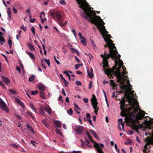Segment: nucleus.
Returning <instances> with one entry per match:
<instances>
[{"instance_id": "obj_48", "label": "nucleus", "mask_w": 153, "mask_h": 153, "mask_svg": "<svg viewBox=\"0 0 153 153\" xmlns=\"http://www.w3.org/2000/svg\"><path fill=\"white\" fill-rule=\"evenodd\" d=\"M42 47H43V49L44 50V54L45 55H46V54H47V52H46V51L45 50V45L44 44H43L42 45Z\"/></svg>"}, {"instance_id": "obj_51", "label": "nucleus", "mask_w": 153, "mask_h": 153, "mask_svg": "<svg viewBox=\"0 0 153 153\" xmlns=\"http://www.w3.org/2000/svg\"><path fill=\"white\" fill-rule=\"evenodd\" d=\"M76 83L77 86L82 85V83L80 81L77 80L76 81Z\"/></svg>"}, {"instance_id": "obj_52", "label": "nucleus", "mask_w": 153, "mask_h": 153, "mask_svg": "<svg viewBox=\"0 0 153 153\" xmlns=\"http://www.w3.org/2000/svg\"><path fill=\"white\" fill-rule=\"evenodd\" d=\"M99 21L100 23V25H103L105 24V23L103 22V20L101 19L99 20Z\"/></svg>"}, {"instance_id": "obj_17", "label": "nucleus", "mask_w": 153, "mask_h": 153, "mask_svg": "<svg viewBox=\"0 0 153 153\" xmlns=\"http://www.w3.org/2000/svg\"><path fill=\"white\" fill-rule=\"evenodd\" d=\"M109 58H107L104 59V60H103V67L104 68H106L108 66V59Z\"/></svg>"}, {"instance_id": "obj_43", "label": "nucleus", "mask_w": 153, "mask_h": 153, "mask_svg": "<svg viewBox=\"0 0 153 153\" xmlns=\"http://www.w3.org/2000/svg\"><path fill=\"white\" fill-rule=\"evenodd\" d=\"M31 94L32 95H35L37 94L38 92V91H31Z\"/></svg>"}, {"instance_id": "obj_22", "label": "nucleus", "mask_w": 153, "mask_h": 153, "mask_svg": "<svg viewBox=\"0 0 153 153\" xmlns=\"http://www.w3.org/2000/svg\"><path fill=\"white\" fill-rule=\"evenodd\" d=\"M87 72L88 74V76H89L90 78L92 79L94 76V75L93 73V70L91 69V72H90L88 70H87Z\"/></svg>"}, {"instance_id": "obj_21", "label": "nucleus", "mask_w": 153, "mask_h": 153, "mask_svg": "<svg viewBox=\"0 0 153 153\" xmlns=\"http://www.w3.org/2000/svg\"><path fill=\"white\" fill-rule=\"evenodd\" d=\"M26 53L28 55H29L30 58L34 60L35 59V56L32 53H30L28 51H26Z\"/></svg>"}, {"instance_id": "obj_59", "label": "nucleus", "mask_w": 153, "mask_h": 153, "mask_svg": "<svg viewBox=\"0 0 153 153\" xmlns=\"http://www.w3.org/2000/svg\"><path fill=\"white\" fill-rule=\"evenodd\" d=\"M63 82L66 86H68V85L69 84L68 82L65 79L63 80Z\"/></svg>"}, {"instance_id": "obj_60", "label": "nucleus", "mask_w": 153, "mask_h": 153, "mask_svg": "<svg viewBox=\"0 0 153 153\" xmlns=\"http://www.w3.org/2000/svg\"><path fill=\"white\" fill-rule=\"evenodd\" d=\"M59 3L60 4L62 5H64L65 4V1L64 0H61L59 1Z\"/></svg>"}, {"instance_id": "obj_19", "label": "nucleus", "mask_w": 153, "mask_h": 153, "mask_svg": "<svg viewBox=\"0 0 153 153\" xmlns=\"http://www.w3.org/2000/svg\"><path fill=\"white\" fill-rule=\"evenodd\" d=\"M45 109L46 112L49 114H51V109L49 106H46L45 107Z\"/></svg>"}, {"instance_id": "obj_24", "label": "nucleus", "mask_w": 153, "mask_h": 153, "mask_svg": "<svg viewBox=\"0 0 153 153\" xmlns=\"http://www.w3.org/2000/svg\"><path fill=\"white\" fill-rule=\"evenodd\" d=\"M54 122L55 123V124L56 125V127H59L61 125V122L59 121L58 120H54Z\"/></svg>"}, {"instance_id": "obj_30", "label": "nucleus", "mask_w": 153, "mask_h": 153, "mask_svg": "<svg viewBox=\"0 0 153 153\" xmlns=\"http://www.w3.org/2000/svg\"><path fill=\"white\" fill-rule=\"evenodd\" d=\"M81 42L83 44V45H85L86 44V40L84 37H82V38L81 39Z\"/></svg>"}, {"instance_id": "obj_1", "label": "nucleus", "mask_w": 153, "mask_h": 153, "mask_svg": "<svg viewBox=\"0 0 153 153\" xmlns=\"http://www.w3.org/2000/svg\"><path fill=\"white\" fill-rule=\"evenodd\" d=\"M84 7V6H83L82 7L84 8L85 11L84 14H82V17L85 19L88 20L89 22L94 24L100 32L103 37H105L103 31L106 29L104 25H100L101 24L98 21L99 19H101L100 17L96 16V13L93 10H91L89 8H85Z\"/></svg>"}, {"instance_id": "obj_47", "label": "nucleus", "mask_w": 153, "mask_h": 153, "mask_svg": "<svg viewBox=\"0 0 153 153\" xmlns=\"http://www.w3.org/2000/svg\"><path fill=\"white\" fill-rule=\"evenodd\" d=\"M122 100L120 102V103L123 105H125V103L126 102V100L123 97L122 99Z\"/></svg>"}, {"instance_id": "obj_64", "label": "nucleus", "mask_w": 153, "mask_h": 153, "mask_svg": "<svg viewBox=\"0 0 153 153\" xmlns=\"http://www.w3.org/2000/svg\"><path fill=\"white\" fill-rule=\"evenodd\" d=\"M70 153H81V152L80 151H73L70 152Z\"/></svg>"}, {"instance_id": "obj_57", "label": "nucleus", "mask_w": 153, "mask_h": 153, "mask_svg": "<svg viewBox=\"0 0 153 153\" xmlns=\"http://www.w3.org/2000/svg\"><path fill=\"white\" fill-rule=\"evenodd\" d=\"M20 28L24 30L25 31L26 30V27H25L23 25H22L21 26Z\"/></svg>"}, {"instance_id": "obj_54", "label": "nucleus", "mask_w": 153, "mask_h": 153, "mask_svg": "<svg viewBox=\"0 0 153 153\" xmlns=\"http://www.w3.org/2000/svg\"><path fill=\"white\" fill-rule=\"evenodd\" d=\"M120 88L121 89H122L123 90L124 89L126 90V86L124 85H122L120 86Z\"/></svg>"}, {"instance_id": "obj_53", "label": "nucleus", "mask_w": 153, "mask_h": 153, "mask_svg": "<svg viewBox=\"0 0 153 153\" xmlns=\"http://www.w3.org/2000/svg\"><path fill=\"white\" fill-rule=\"evenodd\" d=\"M92 106L94 110H96L97 109V110H99V108L97 107V105H92Z\"/></svg>"}, {"instance_id": "obj_3", "label": "nucleus", "mask_w": 153, "mask_h": 153, "mask_svg": "<svg viewBox=\"0 0 153 153\" xmlns=\"http://www.w3.org/2000/svg\"><path fill=\"white\" fill-rule=\"evenodd\" d=\"M104 41L107 43V45H105L104 46L105 48L108 47L109 49V53H111V51L116 48V47L114 45V44L113 43L114 41L111 39H108L105 37H103Z\"/></svg>"}, {"instance_id": "obj_41", "label": "nucleus", "mask_w": 153, "mask_h": 153, "mask_svg": "<svg viewBox=\"0 0 153 153\" xmlns=\"http://www.w3.org/2000/svg\"><path fill=\"white\" fill-rule=\"evenodd\" d=\"M55 132L56 133H57L58 134H59L61 135V136H62V134L61 133V132L60 131V130L57 128H56V130L55 131Z\"/></svg>"}, {"instance_id": "obj_34", "label": "nucleus", "mask_w": 153, "mask_h": 153, "mask_svg": "<svg viewBox=\"0 0 153 153\" xmlns=\"http://www.w3.org/2000/svg\"><path fill=\"white\" fill-rule=\"evenodd\" d=\"M46 119H45V120H43L42 121V123L43 124L45 125V126L47 127H48V126H49V125H48V123H47L46 122Z\"/></svg>"}, {"instance_id": "obj_26", "label": "nucleus", "mask_w": 153, "mask_h": 153, "mask_svg": "<svg viewBox=\"0 0 153 153\" xmlns=\"http://www.w3.org/2000/svg\"><path fill=\"white\" fill-rule=\"evenodd\" d=\"M27 45L29 49L31 51H35V49L32 45L30 43H28Z\"/></svg>"}, {"instance_id": "obj_11", "label": "nucleus", "mask_w": 153, "mask_h": 153, "mask_svg": "<svg viewBox=\"0 0 153 153\" xmlns=\"http://www.w3.org/2000/svg\"><path fill=\"white\" fill-rule=\"evenodd\" d=\"M91 104L92 105H97L98 102L97 101V99L94 95H92V98L91 100Z\"/></svg>"}, {"instance_id": "obj_25", "label": "nucleus", "mask_w": 153, "mask_h": 153, "mask_svg": "<svg viewBox=\"0 0 153 153\" xmlns=\"http://www.w3.org/2000/svg\"><path fill=\"white\" fill-rule=\"evenodd\" d=\"M38 88L40 91H44L45 90V87L44 85L42 84H40L38 86Z\"/></svg>"}, {"instance_id": "obj_20", "label": "nucleus", "mask_w": 153, "mask_h": 153, "mask_svg": "<svg viewBox=\"0 0 153 153\" xmlns=\"http://www.w3.org/2000/svg\"><path fill=\"white\" fill-rule=\"evenodd\" d=\"M90 131L94 137L97 139H98V138L99 137V136L97 134H96L94 130L90 129Z\"/></svg>"}, {"instance_id": "obj_31", "label": "nucleus", "mask_w": 153, "mask_h": 153, "mask_svg": "<svg viewBox=\"0 0 153 153\" xmlns=\"http://www.w3.org/2000/svg\"><path fill=\"white\" fill-rule=\"evenodd\" d=\"M40 96L42 98L45 97V94L43 91H40Z\"/></svg>"}, {"instance_id": "obj_23", "label": "nucleus", "mask_w": 153, "mask_h": 153, "mask_svg": "<svg viewBox=\"0 0 153 153\" xmlns=\"http://www.w3.org/2000/svg\"><path fill=\"white\" fill-rule=\"evenodd\" d=\"M7 12L8 14V20L10 21L11 18V13L10 12V8H8V10L7 11Z\"/></svg>"}, {"instance_id": "obj_58", "label": "nucleus", "mask_w": 153, "mask_h": 153, "mask_svg": "<svg viewBox=\"0 0 153 153\" xmlns=\"http://www.w3.org/2000/svg\"><path fill=\"white\" fill-rule=\"evenodd\" d=\"M31 30L33 34H35V28L34 27H32L31 29Z\"/></svg>"}, {"instance_id": "obj_39", "label": "nucleus", "mask_w": 153, "mask_h": 153, "mask_svg": "<svg viewBox=\"0 0 153 153\" xmlns=\"http://www.w3.org/2000/svg\"><path fill=\"white\" fill-rule=\"evenodd\" d=\"M82 64H78L76 65L75 66V68L76 69H78L80 66H82Z\"/></svg>"}, {"instance_id": "obj_37", "label": "nucleus", "mask_w": 153, "mask_h": 153, "mask_svg": "<svg viewBox=\"0 0 153 153\" xmlns=\"http://www.w3.org/2000/svg\"><path fill=\"white\" fill-rule=\"evenodd\" d=\"M9 91L10 92V93L11 94V95L13 94H16V92L15 91L13 90H12V89H10L9 90Z\"/></svg>"}, {"instance_id": "obj_44", "label": "nucleus", "mask_w": 153, "mask_h": 153, "mask_svg": "<svg viewBox=\"0 0 153 153\" xmlns=\"http://www.w3.org/2000/svg\"><path fill=\"white\" fill-rule=\"evenodd\" d=\"M30 107L35 112H36V111L35 109V108L34 107V105L32 103H30Z\"/></svg>"}, {"instance_id": "obj_4", "label": "nucleus", "mask_w": 153, "mask_h": 153, "mask_svg": "<svg viewBox=\"0 0 153 153\" xmlns=\"http://www.w3.org/2000/svg\"><path fill=\"white\" fill-rule=\"evenodd\" d=\"M77 3L79 5V7L80 8H82L83 9L84 12L81 13L82 16V14H84L85 11L84 8L83 7H82L83 6H84L85 8H89V9L91 10V9H93L92 8L87 7L89 5L88 4L87 2L86 1V0H76Z\"/></svg>"}, {"instance_id": "obj_7", "label": "nucleus", "mask_w": 153, "mask_h": 153, "mask_svg": "<svg viewBox=\"0 0 153 153\" xmlns=\"http://www.w3.org/2000/svg\"><path fill=\"white\" fill-rule=\"evenodd\" d=\"M94 145V147L97 149V151L99 153H104L102 151V149L100 148V147L102 148L104 147V146L103 144L97 143H95Z\"/></svg>"}, {"instance_id": "obj_15", "label": "nucleus", "mask_w": 153, "mask_h": 153, "mask_svg": "<svg viewBox=\"0 0 153 153\" xmlns=\"http://www.w3.org/2000/svg\"><path fill=\"white\" fill-rule=\"evenodd\" d=\"M151 144H153V139H149L148 141L146 143V144L144 146L145 149L147 150L148 148L147 146H149Z\"/></svg>"}, {"instance_id": "obj_50", "label": "nucleus", "mask_w": 153, "mask_h": 153, "mask_svg": "<svg viewBox=\"0 0 153 153\" xmlns=\"http://www.w3.org/2000/svg\"><path fill=\"white\" fill-rule=\"evenodd\" d=\"M45 61L46 63L48 65V66L50 65V62L49 59H45Z\"/></svg>"}, {"instance_id": "obj_27", "label": "nucleus", "mask_w": 153, "mask_h": 153, "mask_svg": "<svg viewBox=\"0 0 153 153\" xmlns=\"http://www.w3.org/2000/svg\"><path fill=\"white\" fill-rule=\"evenodd\" d=\"M16 100L17 103H18L20 105L23 107H25L24 103L21 102L18 98H16Z\"/></svg>"}, {"instance_id": "obj_28", "label": "nucleus", "mask_w": 153, "mask_h": 153, "mask_svg": "<svg viewBox=\"0 0 153 153\" xmlns=\"http://www.w3.org/2000/svg\"><path fill=\"white\" fill-rule=\"evenodd\" d=\"M26 125L27 128L31 132L33 133H35V132L34 131L33 129L27 123H26Z\"/></svg>"}, {"instance_id": "obj_45", "label": "nucleus", "mask_w": 153, "mask_h": 153, "mask_svg": "<svg viewBox=\"0 0 153 153\" xmlns=\"http://www.w3.org/2000/svg\"><path fill=\"white\" fill-rule=\"evenodd\" d=\"M68 113L70 115H71L72 114L73 111L71 108H70L67 111Z\"/></svg>"}, {"instance_id": "obj_55", "label": "nucleus", "mask_w": 153, "mask_h": 153, "mask_svg": "<svg viewBox=\"0 0 153 153\" xmlns=\"http://www.w3.org/2000/svg\"><path fill=\"white\" fill-rule=\"evenodd\" d=\"M10 145L11 146L14 148H18V146L16 144H11Z\"/></svg>"}, {"instance_id": "obj_42", "label": "nucleus", "mask_w": 153, "mask_h": 153, "mask_svg": "<svg viewBox=\"0 0 153 153\" xmlns=\"http://www.w3.org/2000/svg\"><path fill=\"white\" fill-rule=\"evenodd\" d=\"M7 43L9 45L10 48H11V46L12 44V41L9 39Z\"/></svg>"}, {"instance_id": "obj_40", "label": "nucleus", "mask_w": 153, "mask_h": 153, "mask_svg": "<svg viewBox=\"0 0 153 153\" xmlns=\"http://www.w3.org/2000/svg\"><path fill=\"white\" fill-rule=\"evenodd\" d=\"M28 115H29L33 119H35V118L34 117L32 113L30 112H29V111H27V112Z\"/></svg>"}, {"instance_id": "obj_49", "label": "nucleus", "mask_w": 153, "mask_h": 153, "mask_svg": "<svg viewBox=\"0 0 153 153\" xmlns=\"http://www.w3.org/2000/svg\"><path fill=\"white\" fill-rule=\"evenodd\" d=\"M45 17V14L44 11H42L40 14V19L42 17V16Z\"/></svg>"}, {"instance_id": "obj_10", "label": "nucleus", "mask_w": 153, "mask_h": 153, "mask_svg": "<svg viewBox=\"0 0 153 153\" xmlns=\"http://www.w3.org/2000/svg\"><path fill=\"white\" fill-rule=\"evenodd\" d=\"M0 106L1 108H2L3 110L7 112H9V108L7 107L6 105L4 102L1 104Z\"/></svg>"}, {"instance_id": "obj_14", "label": "nucleus", "mask_w": 153, "mask_h": 153, "mask_svg": "<svg viewBox=\"0 0 153 153\" xmlns=\"http://www.w3.org/2000/svg\"><path fill=\"white\" fill-rule=\"evenodd\" d=\"M127 72H123L122 73V76L121 77H120L119 76H117V78L118 79L117 80L118 82H119L121 84H123V82L121 81V79H122V76H124L126 74H127Z\"/></svg>"}, {"instance_id": "obj_62", "label": "nucleus", "mask_w": 153, "mask_h": 153, "mask_svg": "<svg viewBox=\"0 0 153 153\" xmlns=\"http://www.w3.org/2000/svg\"><path fill=\"white\" fill-rule=\"evenodd\" d=\"M83 100L85 102L88 103V99L87 98H84Z\"/></svg>"}, {"instance_id": "obj_8", "label": "nucleus", "mask_w": 153, "mask_h": 153, "mask_svg": "<svg viewBox=\"0 0 153 153\" xmlns=\"http://www.w3.org/2000/svg\"><path fill=\"white\" fill-rule=\"evenodd\" d=\"M116 67H113V69L109 68L105 71V74H107L108 77L109 78L112 77L113 76L112 73L114 74L113 72L115 70Z\"/></svg>"}, {"instance_id": "obj_38", "label": "nucleus", "mask_w": 153, "mask_h": 153, "mask_svg": "<svg viewBox=\"0 0 153 153\" xmlns=\"http://www.w3.org/2000/svg\"><path fill=\"white\" fill-rule=\"evenodd\" d=\"M120 60L121 61V62H120V64L119 65L118 68H119V69H120L121 68L122 66L123 65V62L121 60Z\"/></svg>"}, {"instance_id": "obj_2", "label": "nucleus", "mask_w": 153, "mask_h": 153, "mask_svg": "<svg viewBox=\"0 0 153 153\" xmlns=\"http://www.w3.org/2000/svg\"><path fill=\"white\" fill-rule=\"evenodd\" d=\"M139 109V108H136L134 110V111L131 113L129 115L126 117V115L125 117V121L127 120L128 122H132L143 119L144 117L145 112L142 110L139 109L140 112L138 114H137V112Z\"/></svg>"}, {"instance_id": "obj_18", "label": "nucleus", "mask_w": 153, "mask_h": 153, "mask_svg": "<svg viewBox=\"0 0 153 153\" xmlns=\"http://www.w3.org/2000/svg\"><path fill=\"white\" fill-rule=\"evenodd\" d=\"M1 80L6 84H9L10 83V80L4 76H1Z\"/></svg>"}, {"instance_id": "obj_5", "label": "nucleus", "mask_w": 153, "mask_h": 153, "mask_svg": "<svg viewBox=\"0 0 153 153\" xmlns=\"http://www.w3.org/2000/svg\"><path fill=\"white\" fill-rule=\"evenodd\" d=\"M118 53V52L116 48H115L113 51L111 52L110 54H112L113 56H110L112 59H114L115 60V64L116 66H117L118 65L117 60L119 59V61L121 62L120 60V55L118 54L117 56H116L117 54Z\"/></svg>"}, {"instance_id": "obj_6", "label": "nucleus", "mask_w": 153, "mask_h": 153, "mask_svg": "<svg viewBox=\"0 0 153 153\" xmlns=\"http://www.w3.org/2000/svg\"><path fill=\"white\" fill-rule=\"evenodd\" d=\"M50 14L52 17L53 19H55V15L58 21H61V20L63 18L62 13V12L61 11H56L55 13L53 12H51Z\"/></svg>"}, {"instance_id": "obj_46", "label": "nucleus", "mask_w": 153, "mask_h": 153, "mask_svg": "<svg viewBox=\"0 0 153 153\" xmlns=\"http://www.w3.org/2000/svg\"><path fill=\"white\" fill-rule=\"evenodd\" d=\"M58 23L61 27H64L65 26V25L64 24V23H63L61 21H59V22H58Z\"/></svg>"}, {"instance_id": "obj_32", "label": "nucleus", "mask_w": 153, "mask_h": 153, "mask_svg": "<svg viewBox=\"0 0 153 153\" xmlns=\"http://www.w3.org/2000/svg\"><path fill=\"white\" fill-rule=\"evenodd\" d=\"M5 40L4 38L2 36L0 35V42L2 45H3L2 43L5 42Z\"/></svg>"}, {"instance_id": "obj_35", "label": "nucleus", "mask_w": 153, "mask_h": 153, "mask_svg": "<svg viewBox=\"0 0 153 153\" xmlns=\"http://www.w3.org/2000/svg\"><path fill=\"white\" fill-rule=\"evenodd\" d=\"M35 79V76L33 75H32L29 78V81L32 82Z\"/></svg>"}, {"instance_id": "obj_56", "label": "nucleus", "mask_w": 153, "mask_h": 153, "mask_svg": "<svg viewBox=\"0 0 153 153\" xmlns=\"http://www.w3.org/2000/svg\"><path fill=\"white\" fill-rule=\"evenodd\" d=\"M64 73L66 74V76H67L69 79H70V74L68 73V72L67 71H65L64 72Z\"/></svg>"}, {"instance_id": "obj_61", "label": "nucleus", "mask_w": 153, "mask_h": 153, "mask_svg": "<svg viewBox=\"0 0 153 153\" xmlns=\"http://www.w3.org/2000/svg\"><path fill=\"white\" fill-rule=\"evenodd\" d=\"M128 102L130 104H131L132 103V99L131 98V97H130V98L128 100Z\"/></svg>"}, {"instance_id": "obj_12", "label": "nucleus", "mask_w": 153, "mask_h": 153, "mask_svg": "<svg viewBox=\"0 0 153 153\" xmlns=\"http://www.w3.org/2000/svg\"><path fill=\"white\" fill-rule=\"evenodd\" d=\"M106 52L105 51L104 53V55L101 54V56L102 58H103V60L104 59L107 58H110V56H113L112 54H110V53H109V54H108L106 53Z\"/></svg>"}, {"instance_id": "obj_9", "label": "nucleus", "mask_w": 153, "mask_h": 153, "mask_svg": "<svg viewBox=\"0 0 153 153\" xmlns=\"http://www.w3.org/2000/svg\"><path fill=\"white\" fill-rule=\"evenodd\" d=\"M125 105L121 104L120 106V109L122 110L121 112V115L123 117H125L126 115V113L124 108Z\"/></svg>"}, {"instance_id": "obj_13", "label": "nucleus", "mask_w": 153, "mask_h": 153, "mask_svg": "<svg viewBox=\"0 0 153 153\" xmlns=\"http://www.w3.org/2000/svg\"><path fill=\"white\" fill-rule=\"evenodd\" d=\"M76 131L79 134H80L83 131V127L81 126H77L76 127Z\"/></svg>"}, {"instance_id": "obj_29", "label": "nucleus", "mask_w": 153, "mask_h": 153, "mask_svg": "<svg viewBox=\"0 0 153 153\" xmlns=\"http://www.w3.org/2000/svg\"><path fill=\"white\" fill-rule=\"evenodd\" d=\"M110 84L113 87V89H114V88L116 86V85L113 80H111Z\"/></svg>"}, {"instance_id": "obj_16", "label": "nucleus", "mask_w": 153, "mask_h": 153, "mask_svg": "<svg viewBox=\"0 0 153 153\" xmlns=\"http://www.w3.org/2000/svg\"><path fill=\"white\" fill-rule=\"evenodd\" d=\"M115 66L114 67H116V65L115 64ZM115 70H116V71H115L114 70V71L113 72L117 76H119L120 77H121L122 76V74H121V72L120 71V69H119V68H115Z\"/></svg>"}, {"instance_id": "obj_63", "label": "nucleus", "mask_w": 153, "mask_h": 153, "mask_svg": "<svg viewBox=\"0 0 153 153\" xmlns=\"http://www.w3.org/2000/svg\"><path fill=\"white\" fill-rule=\"evenodd\" d=\"M30 22L33 23L35 21V19L34 18H33L32 19H31V16H30Z\"/></svg>"}, {"instance_id": "obj_33", "label": "nucleus", "mask_w": 153, "mask_h": 153, "mask_svg": "<svg viewBox=\"0 0 153 153\" xmlns=\"http://www.w3.org/2000/svg\"><path fill=\"white\" fill-rule=\"evenodd\" d=\"M118 122L119 123H120V124L122 126L123 128H124V123L123 122H122V119L120 118L118 120Z\"/></svg>"}, {"instance_id": "obj_36", "label": "nucleus", "mask_w": 153, "mask_h": 153, "mask_svg": "<svg viewBox=\"0 0 153 153\" xmlns=\"http://www.w3.org/2000/svg\"><path fill=\"white\" fill-rule=\"evenodd\" d=\"M39 111L40 113L42 115H44L45 114V113L44 111V110L42 107L40 108L39 110Z\"/></svg>"}]
</instances>
